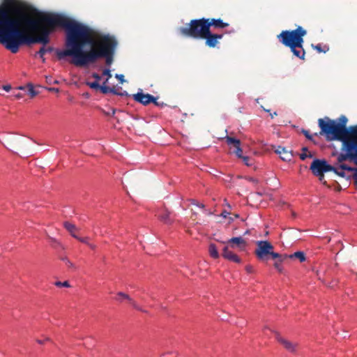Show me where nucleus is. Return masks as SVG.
I'll use <instances>...</instances> for the list:
<instances>
[{
    "label": "nucleus",
    "instance_id": "nucleus-1",
    "mask_svg": "<svg viewBox=\"0 0 357 357\" xmlns=\"http://www.w3.org/2000/svg\"><path fill=\"white\" fill-rule=\"evenodd\" d=\"M22 13V15H13L20 20L31 31L38 36H50L57 26L66 30L65 49L56 50L59 60L70 56V63L75 66L84 67L105 59V64L110 66L118 46L114 36L100 33L82 23L59 14L37 13L35 18Z\"/></svg>",
    "mask_w": 357,
    "mask_h": 357
},
{
    "label": "nucleus",
    "instance_id": "nucleus-2",
    "mask_svg": "<svg viewBox=\"0 0 357 357\" xmlns=\"http://www.w3.org/2000/svg\"><path fill=\"white\" fill-rule=\"evenodd\" d=\"M5 1L6 4L0 9V44L15 54L23 45L40 43L45 46L50 43V36H32L19 28L20 20L13 15H22V13H29L31 10L29 6L15 0Z\"/></svg>",
    "mask_w": 357,
    "mask_h": 357
},
{
    "label": "nucleus",
    "instance_id": "nucleus-3",
    "mask_svg": "<svg viewBox=\"0 0 357 357\" xmlns=\"http://www.w3.org/2000/svg\"><path fill=\"white\" fill-rule=\"evenodd\" d=\"M307 31L301 26L294 30H284L277 36L279 42L290 48L296 57L304 60L305 52L303 49L304 36Z\"/></svg>",
    "mask_w": 357,
    "mask_h": 357
},
{
    "label": "nucleus",
    "instance_id": "nucleus-4",
    "mask_svg": "<svg viewBox=\"0 0 357 357\" xmlns=\"http://www.w3.org/2000/svg\"><path fill=\"white\" fill-rule=\"evenodd\" d=\"M178 31L183 36L202 39L208 33V24L206 18L192 20L185 26L180 27Z\"/></svg>",
    "mask_w": 357,
    "mask_h": 357
},
{
    "label": "nucleus",
    "instance_id": "nucleus-5",
    "mask_svg": "<svg viewBox=\"0 0 357 357\" xmlns=\"http://www.w3.org/2000/svg\"><path fill=\"white\" fill-rule=\"evenodd\" d=\"M318 124L321 129L320 135H324L327 140L340 142L347 140L335 121L325 117L324 119H319Z\"/></svg>",
    "mask_w": 357,
    "mask_h": 357
},
{
    "label": "nucleus",
    "instance_id": "nucleus-6",
    "mask_svg": "<svg viewBox=\"0 0 357 357\" xmlns=\"http://www.w3.org/2000/svg\"><path fill=\"white\" fill-rule=\"evenodd\" d=\"M273 245L267 241L257 242V248L255 251L257 258L261 261H267L269 257L272 259L282 258L280 254L273 252Z\"/></svg>",
    "mask_w": 357,
    "mask_h": 357
},
{
    "label": "nucleus",
    "instance_id": "nucleus-7",
    "mask_svg": "<svg viewBox=\"0 0 357 357\" xmlns=\"http://www.w3.org/2000/svg\"><path fill=\"white\" fill-rule=\"evenodd\" d=\"M342 149L346 151V153L338 155L337 160L339 166L344 165L342 162L347 159H350L356 162L357 160V140H345L342 142Z\"/></svg>",
    "mask_w": 357,
    "mask_h": 357
},
{
    "label": "nucleus",
    "instance_id": "nucleus-8",
    "mask_svg": "<svg viewBox=\"0 0 357 357\" xmlns=\"http://www.w3.org/2000/svg\"><path fill=\"white\" fill-rule=\"evenodd\" d=\"M338 121L337 124L347 140H357V126H350L347 128L346 127L347 118L343 115L338 119Z\"/></svg>",
    "mask_w": 357,
    "mask_h": 357
},
{
    "label": "nucleus",
    "instance_id": "nucleus-9",
    "mask_svg": "<svg viewBox=\"0 0 357 357\" xmlns=\"http://www.w3.org/2000/svg\"><path fill=\"white\" fill-rule=\"evenodd\" d=\"M310 169L314 176H322V174L325 172L334 170V166L328 164L325 160L314 159L310 165Z\"/></svg>",
    "mask_w": 357,
    "mask_h": 357
},
{
    "label": "nucleus",
    "instance_id": "nucleus-10",
    "mask_svg": "<svg viewBox=\"0 0 357 357\" xmlns=\"http://www.w3.org/2000/svg\"><path fill=\"white\" fill-rule=\"evenodd\" d=\"M223 34L213 33L208 30L202 39L205 40V45L211 48L218 47L219 40L223 38Z\"/></svg>",
    "mask_w": 357,
    "mask_h": 357
},
{
    "label": "nucleus",
    "instance_id": "nucleus-11",
    "mask_svg": "<svg viewBox=\"0 0 357 357\" xmlns=\"http://www.w3.org/2000/svg\"><path fill=\"white\" fill-rule=\"evenodd\" d=\"M132 98L135 101L141 103L143 105H148L154 100V96L149 93H144L142 90L133 94Z\"/></svg>",
    "mask_w": 357,
    "mask_h": 357
},
{
    "label": "nucleus",
    "instance_id": "nucleus-12",
    "mask_svg": "<svg viewBox=\"0 0 357 357\" xmlns=\"http://www.w3.org/2000/svg\"><path fill=\"white\" fill-rule=\"evenodd\" d=\"M275 337L277 340L284 347V348L289 352L294 353L296 351L298 348V344L296 342H291L282 336L278 333H275Z\"/></svg>",
    "mask_w": 357,
    "mask_h": 357
},
{
    "label": "nucleus",
    "instance_id": "nucleus-13",
    "mask_svg": "<svg viewBox=\"0 0 357 357\" xmlns=\"http://www.w3.org/2000/svg\"><path fill=\"white\" fill-rule=\"evenodd\" d=\"M206 22L208 24V30H211V27L214 29H222L229 26V24L224 22L220 18H206Z\"/></svg>",
    "mask_w": 357,
    "mask_h": 357
},
{
    "label": "nucleus",
    "instance_id": "nucleus-14",
    "mask_svg": "<svg viewBox=\"0 0 357 357\" xmlns=\"http://www.w3.org/2000/svg\"><path fill=\"white\" fill-rule=\"evenodd\" d=\"M226 142L228 145H232L234 148V153L237 155L238 158H241L243 157L242 153L243 150L241 148V141L236 138L227 136L225 137Z\"/></svg>",
    "mask_w": 357,
    "mask_h": 357
},
{
    "label": "nucleus",
    "instance_id": "nucleus-15",
    "mask_svg": "<svg viewBox=\"0 0 357 357\" xmlns=\"http://www.w3.org/2000/svg\"><path fill=\"white\" fill-rule=\"evenodd\" d=\"M116 300L122 302L123 300H126L129 303L137 310L141 312H145L128 294H126L122 291H119L116 294Z\"/></svg>",
    "mask_w": 357,
    "mask_h": 357
},
{
    "label": "nucleus",
    "instance_id": "nucleus-16",
    "mask_svg": "<svg viewBox=\"0 0 357 357\" xmlns=\"http://www.w3.org/2000/svg\"><path fill=\"white\" fill-rule=\"evenodd\" d=\"M233 248H238L240 250H245L247 246V243L242 237H233L227 242Z\"/></svg>",
    "mask_w": 357,
    "mask_h": 357
},
{
    "label": "nucleus",
    "instance_id": "nucleus-17",
    "mask_svg": "<svg viewBox=\"0 0 357 357\" xmlns=\"http://www.w3.org/2000/svg\"><path fill=\"white\" fill-rule=\"evenodd\" d=\"M158 219L166 225H171L173 223L174 220L171 217V213L167 209H163L158 215Z\"/></svg>",
    "mask_w": 357,
    "mask_h": 357
},
{
    "label": "nucleus",
    "instance_id": "nucleus-18",
    "mask_svg": "<svg viewBox=\"0 0 357 357\" xmlns=\"http://www.w3.org/2000/svg\"><path fill=\"white\" fill-rule=\"evenodd\" d=\"M275 152L280 155V158L282 160L284 161H290L292 157V154L291 151H289L286 149V148L283 146H278L275 150Z\"/></svg>",
    "mask_w": 357,
    "mask_h": 357
},
{
    "label": "nucleus",
    "instance_id": "nucleus-19",
    "mask_svg": "<svg viewBox=\"0 0 357 357\" xmlns=\"http://www.w3.org/2000/svg\"><path fill=\"white\" fill-rule=\"evenodd\" d=\"M222 251V256L224 258L236 263L241 262V259L238 257V256L229 250L227 246H225Z\"/></svg>",
    "mask_w": 357,
    "mask_h": 357
},
{
    "label": "nucleus",
    "instance_id": "nucleus-20",
    "mask_svg": "<svg viewBox=\"0 0 357 357\" xmlns=\"http://www.w3.org/2000/svg\"><path fill=\"white\" fill-rule=\"evenodd\" d=\"M99 90L103 94H107V93H111L119 95V96H126L127 95V92L126 91H123L122 93H119V92H118L116 90L115 87H109V86H108L107 85H100V87Z\"/></svg>",
    "mask_w": 357,
    "mask_h": 357
},
{
    "label": "nucleus",
    "instance_id": "nucleus-21",
    "mask_svg": "<svg viewBox=\"0 0 357 357\" xmlns=\"http://www.w3.org/2000/svg\"><path fill=\"white\" fill-rule=\"evenodd\" d=\"M63 227L73 238H77L78 236H77L76 232L78 231V229L74 224L69 222H64Z\"/></svg>",
    "mask_w": 357,
    "mask_h": 357
},
{
    "label": "nucleus",
    "instance_id": "nucleus-22",
    "mask_svg": "<svg viewBox=\"0 0 357 357\" xmlns=\"http://www.w3.org/2000/svg\"><path fill=\"white\" fill-rule=\"evenodd\" d=\"M23 140L20 138H11L9 140V145L13 149L19 150L22 147L21 144H22Z\"/></svg>",
    "mask_w": 357,
    "mask_h": 357
},
{
    "label": "nucleus",
    "instance_id": "nucleus-23",
    "mask_svg": "<svg viewBox=\"0 0 357 357\" xmlns=\"http://www.w3.org/2000/svg\"><path fill=\"white\" fill-rule=\"evenodd\" d=\"M54 51V48L52 47H45V46H43L40 50L39 51L36 53V54H38L39 56L42 59L43 61L45 62V58H44V55L45 53L47 52H52Z\"/></svg>",
    "mask_w": 357,
    "mask_h": 357
},
{
    "label": "nucleus",
    "instance_id": "nucleus-24",
    "mask_svg": "<svg viewBox=\"0 0 357 357\" xmlns=\"http://www.w3.org/2000/svg\"><path fill=\"white\" fill-rule=\"evenodd\" d=\"M208 252L211 257L218 259L219 257V252L216 245L214 243H211L208 247Z\"/></svg>",
    "mask_w": 357,
    "mask_h": 357
},
{
    "label": "nucleus",
    "instance_id": "nucleus-25",
    "mask_svg": "<svg viewBox=\"0 0 357 357\" xmlns=\"http://www.w3.org/2000/svg\"><path fill=\"white\" fill-rule=\"evenodd\" d=\"M288 258L289 259H298L301 262L305 261L306 259L305 253L302 251H298L294 252V254L288 255Z\"/></svg>",
    "mask_w": 357,
    "mask_h": 357
},
{
    "label": "nucleus",
    "instance_id": "nucleus-26",
    "mask_svg": "<svg viewBox=\"0 0 357 357\" xmlns=\"http://www.w3.org/2000/svg\"><path fill=\"white\" fill-rule=\"evenodd\" d=\"M282 257H284L282 258H275V259H278L274 263V267L279 271L282 272V262L284 261L285 259H288V255H281Z\"/></svg>",
    "mask_w": 357,
    "mask_h": 357
},
{
    "label": "nucleus",
    "instance_id": "nucleus-27",
    "mask_svg": "<svg viewBox=\"0 0 357 357\" xmlns=\"http://www.w3.org/2000/svg\"><path fill=\"white\" fill-rule=\"evenodd\" d=\"M355 163L357 165V160H356ZM340 167L342 169H347V171H348V172H353V175H352L353 178H354V180H357V168L356 167H351L347 165H341Z\"/></svg>",
    "mask_w": 357,
    "mask_h": 357
},
{
    "label": "nucleus",
    "instance_id": "nucleus-28",
    "mask_svg": "<svg viewBox=\"0 0 357 357\" xmlns=\"http://www.w3.org/2000/svg\"><path fill=\"white\" fill-rule=\"evenodd\" d=\"M312 47H313V49L316 50L319 53H326L329 50V47L327 45H324V47H322L321 44H317L315 45H312Z\"/></svg>",
    "mask_w": 357,
    "mask_h": 357
},
{
    "label": "nucleus",
    "instance_id": "nucleus-29",
    "mask_svg": "<svg viewBox=\"0 0 357 357\" xmlns=\"http://www.w3.org/2000/svg\"><path fill=\"white\" fill-rule=\"evenodd\" d=\"M307 147H303L302 148V153L300 154V158L302 160H305L307 158H312L313 155L309 152Z\"/></svg>",
    "mask_w": 357,
    "mask_h": 357
},
{
    "label": "nucleus",
    "instance_id": "nucleus-30",
    "mask_svg": "<svg viewBox=\"0 0 357 357\" xmlns=\"http://www.w3.org/2000/svg\"><path fill=\"white\" fill-rule=\"evenodd\" d=\"M27 91H28V94L30 96L31 98H33L38 94V93L34 89L33 85H31V84L28 85Z\"/></svg>",
    "mask_w": 357,
    "mask_h": 357
},
{
    "label": "nucleus",
    "instance_id": "nucleus-31",
    "mask_svg": "<svg viewBox=\"0 0 357 357\" xmlns=\"http://www.w3.org/2000/svg\"><path fill=\"white\" fill-rule=\"evenodd\" d=\"M345 169H342L339 166L338 167H334V170H332L331 172H335L337 175L341 176V177H345Z\"/></svg>",
    "mask_w": 357,
    "mask_h": 357
},
{
    "label": "nucleus",
    "instance_id": "nucleus-32",
    "mask_svg": "<svg viewBox=\"0 0 357 357\" xmlns=\"http://www.w3.org/2000/svg\"><path fill=\"white\" fill-rule=\"evenodd\" d=\"M86 84L91 89L95 90H99L100 85L97 81L93 82H87Z\"/></svg>",
    "mask_w": 357,
    "mask_h": 357
},
{
    "label": "nucleus",
    "instance_id": "nucleus-33",
    "mask_svg": "<svg viewBox=\"0 0 357 357\" xmlns=\"http://www.w3.org/2000/svg\"><path fill=\"white\" fill-rule=\"evenodd\" d=\"M55 285L59 287H70V283L68 281H64V282L58 281V282H55Z\"/></svg>",
    "mask_w": 357,
    "mask_h": 357
},
{
    "label": "nucleus",
    "instance_id": "nucleus-34",
    "mask_svg": "<svg viewBox=\"0 0 357 357\" xmlns=\"http://www.w3.org/2000/svg\"><path fill=\"white\" fill-rule=\"evenodd\" d=\"M62 260L65 262L66 265L70 268H75V265L67 258H63Z\"/></svg>",
    "mask_w": 357,
    "mask_h": 357
},
{
    "label": "nucleus",
    "instance_id": "nucleus-35",
    "mask_svg": "<svg viewBox=\"0 0 357 357\" xmlns=\"http://www.w3.org/2000/svg\"><path fill=\"white\" fill-rule=\"evenodd\" d=\"M301 132L305 136V137L307 139H308L309 140H312L313 139V137L312 135L310 134L309 131L308 130H304L303 129L301 130Z\"/></svg>",
    "mask_w": 357,
    "mask_h": 357
},
{
    "label": "nucleus",
    "instance_id": "nucleus-36",
    "mask_svg": "<svg viewBox=\"0 0 357 357\" xmlns=\"http://www.w3.org/2000/svg\"><path fill=\"white\" fill-rule=\"evenodd\" d=\"M102 75L107 76L108 78H111L112 74L109 68L104 69L102 70Z\"/></svg>",
    "mask_w": 357,
    "mask_h": 357
},
{
    "label": "nucleus",
    "instance_id": "nucleus-37",
    "mask_svg": "<svg viewBox=\"0 0 357 357\" xmlns=\"http://www.w3.org/2000/svg\"><path fill=\"white\" fill-rule=\"evenodd\" d=\"M46 81L49 84H58L59 82L56 79H53L52 77H46Z\"/></svg>",
    "mask_w": 357,
    "mask_h": 357
},
{
    "label": "nucleus",
    "instance_id": "nucleus-38",
    "mask_svg": "<svg viewBox=\"0 0 357 357\" xmlns=\"http://www.w3.org/2000/svg\"><path fill=\"white\" fill-rule=\"evenodd\" d=\"M76 239H77L78 241H79L80 242H82L86 245H88L89 243L88 237L81 238V237L77 236V238Z\"/></svg>",
    "mask_w": 357,
    "mask_h": 357
},
{
    "label": "nucleus",
    "instance_id": "nucleus-39",
    "mask_svg": "<svg viewBox=\"0 0 357 357\" xmlns=\"http://www.w3.org/2000/svg\"><path fill=\"white\" fill-rule=\"evenodd\" d=\"M241 158L243 159V161L245 162V164L247 166H251L252 165V163H250V158L249 157H248V156H243Z\"/></svg>",
    "mask_w": 357,
    "mask_h": 357
},
{
    "label": "nucleus",
    "instance_id": "nucleus-40",
    "mask_svg": "<svg viewBox=\"0 0 357 357\" xmlns=\"http://www.w3.org/2000/svg\"><path fill=\"white\" fill-rule=\"evenodd\" d=\"M115 77L118 79L121 83H123L125 81L123 75L116 74Z\"/></svg>",
    "mask_w": 357,
    "mask_h": 357
},
{
    "label": "nucleus",
    "instance_id": "nucleus-41",
    "mask_svg": "<svg viewBox=\"0 0 357 357\" xmlns=\"http://www.w3.org/2000/svg\"><path fill=\"white\" fill-rule=\"evenodd\" d=\"M157 99H158V98L154 97V100L153 101H151V102H153L156 106H162L164 105V103L163 102L160 103L159 102L157 101Z\"/></svg>",
    "mask_w": 357,
    "mask_h": 357
},
{
    "label": "nucleus",
    "instance_id": "nucleus-42",
    "mask_svg": "<svg viewBox=\"0 0 357 357\" xmlns=\"http://www.w3.org/2000/svg\"><path fill=\"white\" fill-rule=\"evenodd\" d=\"M319 178V180L324 184L326 185V181L324 180V174H322V176H317Z\"/></svg>",
    "mask_w": 357,
    "mask_h": 357
},
{
    "label": "nucleus",
    "instance_id": "nucleus-43",
    "mask_svg": "<svg viewBox=\"0 0 357 357\" xmlns=\"http://www.w3.org/2000/svg\"><path fill=\"white\" fill-rule=\"evenodd\" d=\"M92 77L96 79L98 82L101 79V77L98 73H93Z\"/></svg>",
    "mask_w": 357,
    "mask_h": 357
},
{
    "label": "nucleus",
    "instance_id": "nucleus-44",
    "mask_svg": "<svg viewBox=\"0 0 357 357\" xmlns=\"http://www.w3.org/2000/svg\"><path fill=\"white\" fill-rule=\"evenodd\" d=\"M245 270H246L247 273H252L253 272V267L251 266H247L245 267Z\"/></svg>",
    "mask_w": 357,
    "mask_h": 357
},
{
    "label": "nucleus",
    "instance_id": "nucleus-45",
    "mask_svg": "<svg viewBox=\"0 0 357 357\" xmlns=\"http://www.w3.org/2000/svg\"><path fill=\"white\" fill-rule=\"evenodd\" d=\"M192 204H195V205H197V206L199 207H201V208H204V205L203 204H199L197 203L196 201L193 200L192 201Z\"/></svg>",
    "mask_w": 357,
    "mask_h": 357
},
{
    "label": "nucleus",
    "instance_id": "nucleus-46",
    "mask_svg": "<svg viewBox=\"0 0 357 357\" xmlns=\"http://www.w3.org/2000/svg\"><path fill=\"white\" fill-rule=\"evenodd\" d=\"M3 89L5 91H9L10 90V89H11V86H10V85H4V86H3Z\"/></svg>",
    "mask_w": 357,
    "mask_h": 357
},
{
    "label": "nucleus",
    "instance_id": "nucleus-47",
    "mask_svg": "<svg viewBox=\"0 0 357 357\" xmlns=\"http://www.w3.org/2000/svg\"><path fill=\"white\" fill-rule=\"evenodd\" d=\"M230 213L226 211H224L222 212L221 213V215L224 218H227L228 215H229Z\"/></svg>",
    "mask_w": 357,
    "mask_h": 357
},
{
    "label": "nucleus",
    "instance_id": "nucleus-48",
    "mask_svg": "<svg viewBox=\"0 0 357 357\" xmlns=\"http://www.w3.org/2000/svg\"><path fill=\"white\" fill-rule=\"evenodd\" d=\"M87 245H88L90 248H91L92 250H95V249L96 248V245L92 244V243H89Z\"/></svg>",
    "mask_w": 357,
    "mask_h": 357
},
{
    "label": "nucleus",
    "instance_id": "nucleus-49",
    "mask_svg": "<svg viewBox=\"0 0 357 357\" xmlns=\"http://www.w3.org/2000/svg\"><path fill=\"white\" fill-rule=\"evenodd\" d=\"M49 90L51 91L59 92V89L58 88H50Z\"/></svg>",
    "mask_w": 357,
    "mask_h": 357
},
{
    "label": "nucleus",
    "instance_id": "nucleus-50",
    "mask_svg": "<svg viewBox=\"0 0 357 357\" xmlns=\"http://www.w3.org/2000/svg\"><path fill=\"white\" fill-rule=\"evenodd\" d=\"M270 115H271V119H273L275 116L278 115V114H277V112H275L273 114H271Z\"/></svg>",
    "mask_w": 357,
    "mask_h": 357
},
{
    "label": "nucleus",
    "instance_id": "nucleus-51",
    "mask_svg": "<svg viewBox=\"0 0 357 357\" xmlns=\"http://www.w3.org/2000/svg\"><path fill=\"white\" fill-rule=\"evenodd\" d=\"M249 181H252L253 183H257V181L256 179L253 178H250Z\"/></svg>",
    "mask_w": 357,
    "mask_h": 357
},
{
    "label": "nucleus",
    "instance_id": "nucleus-52",
    "mask_svg": "<svg viewBox=\"0 0 357 357\" xmlns=\"http://www.w3.org/2000/svg\"><path fill=\"white\" fill-rule=\"evenodd\" d=\"M109 79L108 77H107V79L105 80V82L102 83V85H107V84L108 83V81H109Z\"/></svg>",
    "mask_w": 357,
    "mask_h": 357
},
{
    "label": "nucleus",
    "instance_id": "nucleus-53",
    "mask_svg": "<svg viewBox=\"0 0 357 357\" xmlns=\"http://www.w3.org/2000/svg\"><path fill=\"white\" fill-rule=\"evenodd\" d=\"M37 342L39 343V344H43L45 340H38Z\"/></svg>",
    "mask_w": 357,
    "mask_h": 357
},
{
    "label": "nucleus",
    "instance_id": "nucleus-54",
    "mask_svg": "<svg viewBox=\"0 0 357 357\" xmlns=\"http://www.w3.org/2000/svg\"><path fill=\"white\" fill-rule=\"evenodd\" d=\"M50 240L52 241V242H54L56 243V240L55 238H50Z\"/></svg>",
    "mask_w": 357,
    "mask_h": 357
},
{
    "label": "nucleus",
    "instance_id": "nucleus-55",
    "mask_svg": "<svg viewBox=\"0 0 357 357\" xmlns=\"http://www.w3.org/2000/svg\"><path fill=\"white\" fill-rule=\"evenodd\" d=\"M234 218H238V217H239V215H238V214H234Z\"/></svg>",
    "mask_w": 357,
    "mask_h": 357
},
{
    "label": "nucleus",
    "instance_id": "nucleus-56",
    "mask_svg": "<svg viewBox=\"0 0 357 357\" xmlns=\"http://www.w3.org/2000/svg\"><path fill=\"white\" fill-rule=\"evenodd\" d=\"M16 97H17V98H20V97H21V96H20V94H17V95H16Z\"/></svg>",
    "mask_w": 357,
    "mask_h": 357
},
{
    "label": "nucleus",
    "instance_id": "nucleus-57",
    "mask_svg": "<svg viewBox=\"0 0 357 357\" xmlns=\"http://www.w3.org/2000/svg\"><path fill=\"white\" fill-rule=\"evenodd\" d=\"M114 114H115V110H114V109H113V111H112V115H114Z\"/></svg>",
    "mask_w": 357,
    "mask_h": 357
},
{
    "label": "nucleus",
    "instance_id": "nucleus-58",
    "mask_svg": "<svg viewBox=\"0 0 357 357\" xmlns=\"http://www.w3.org/2000/svg\"><path fill=\"white\" fill-rule=\"evenodd\" d=\"M354 183L357 185V180H355Z\"/></svg>",
    "mask_w": 357,
    "mask_h": 357
},
{
    "label": "nucleus",
    "instance_id": "nucleus-59",
    "mask_svg": "<svg viewBox=\"0 0 357 357\" xmlns=\"http://www.w3.org/2000/svg\"><path fill=\"white\" fill-rule=\"evenodd\" d=\"M264 110H265L266 112H270V110H269V109H264Z\"/></svg>",
    "mask_w": 357,
    "mask_h": 357
}]
</instances>
